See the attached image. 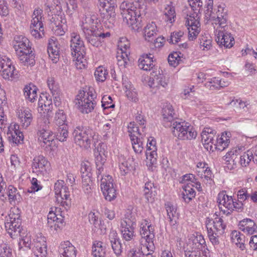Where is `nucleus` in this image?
<instances>
[{
	"instance_id": "5",
	"label": "nucleus",
	"mask_w": 257,
	"mask_h": 257,
	"mask_svg": "<svg viewBox=\"0 0 257 257\" xmlns=\"http://www.w3.org/2000/svg\"><path fill=\"white\" fill-rule=\"evenodd\" d=\"M13 46L20 62L25 65H34L35 56L30 41L23 36H17L13 42Z\"/></svg>"
},
{
	"instance_id": "60",
	"label": "nucleus",
	"mask_w": 257,
	"mask_h": 257,
	"mask_svg": "<svg viewBox=\"0 0 257 257\" xmlns=\"http://www.w3.org/2000/svg\"><path fill=\"white\" fill-rule=\"evenodd\" d=\"M43 19V11L40 8H36L34 10L32 15V20L31 22L34 24L35 23H38V22H42Z\"/></svg>"
},
{
	"instance_id": "42",
	"label": "nucleus",
	"mask_w": 257,
	"mask_h": 257,
	"mask_svg": "<svg viewBox=\"0 0 257 257\" xmlns=\"http://www.w3.org/2000/svg\"><path fill=\"white\" fill-rule=\"evenodd\" d=\"M105 247L100 241H95L92 247V254L93 257H105Z\"/></svg>"
},
{
	"instance_id": "10",
	"label": "nucleus",
	"mask_w": 257,
	"mask_h": 257,
	"mask_svg": "<svg viewBox=\"0 0 257 257\" xmlns=\"http://www.w3.org/2000/svg\"><path fill=\"white\" fill-rule=\"evenodd\" d=\"M98 2L103 22L109 24L108 27H111L115 22L116 0H98Z\"/></svg>"
},
{
	"instance_id": "62",
	"label": "nucleus",
	"mask_w": 257,
	"mask_h": 257,
	"mask_svg": "<svg viewBox=\"0 0 257 257\" xmlns=\"http://www.w3.org/2000/svg\"><path fill=\"white\" fill-rule=\"evenodd\" d=\"M127 257H143L145 252L142 250V248L134 247L128 251Z\"/></svg>"
},
{
	"instance_id": "37",
	"label": "nucleus",
	"mask_w": 257,
	"mask_h": 257,
	"mask_svg": "<svg viewBox=\"0 0 257 257\" xmlns=\"http://www.w3.org/2000/svg\"><path fill=\"white\" fill-rule=\"evenodd\" d=\"M45 11L49 14H56L62 12V9L59 0H47L45 4ZM49 15V14H48Z\"/></svg>"
},
{
	"instance_id": "3",
	"label": "nucleus",
	"mask_w": 257,
	"mask_h": 257,
	"mask_svg": "<svg viewBox=\"0 0 257 257\" xmlns=\"http://www.w3.org/2000/svg\"><path fill=\"white\" fill-rule=\"evenodd\" d=\"M230 132H223L218 138L214 139L215 132L210 127L204 128L201 134V141L205 149L209 152L216 150L223 151L230 143Z\"/></svg>"
},
{
	"instance_id": "4",
	"label": "nucleus",
	"mask_w": 257,
	"mask_h": 257,
	"mask_svg": "<svg viewBox=\"0 0 257 257\" xmlns=\"http://www.w3.org/2000/svg\"><path fill=\"white\" fill-rule=\"evenodd\" d=\"M227 15L223 9L218 10L217 17L213 19L212 24L214 29L215 40L219 46H223L225 48H230L234 44V38L230 33L225 30L226 26Z\"/></svg>"
},
{
	"instance_id": "2",
	"label": "nucleus",
	"mask_w": 257,
	"mask_h": 257,
	"mask_svg": "<svg viewBox=\"0 0 257 257\" xmlns=\"http://www.w3.org/2000/svg\"><path fill=\"white\" fill-rule=\"evenodd\" d=\"M162 115L166 126L172 128L173 135L181 140H189L193 139V133L189 128L188 123L175 120L173 107L170 104L164 106L162 109Z\"/></svg>"
},
{
	"instance_id": "12",
	"label": "nucleus",
	"mask_w": 257,
	"mask_h": 257,
	"mask_svg": "<svg viewBox=\"0 0 257 257\" xmlns=\"http://www.w3.org/2000/svg\"><path fill=\"white\" fill-rule=\"evenodd\" d=\"M95 17L90 14H85V17L83 18L81 24V29L84 35L93 34L96 36H99L102 38L109 37L110 36L109 32L103 33L96 29V22H94Z\"/></svg>"
},
{
	"instance_id": "15",
	"label": "nucleus",
	"mask_w": 257,
	"mask_h": 257,
	"mask_svg": "<svg viewBox=\"0 0 257 257\" xmlns=\"http://www.w3.org/2000/svg\"><path fill=\"white\" fill-rule=\"evenodd\" d=\"M50 26L55 34L62 36L65 34L66 29V20L65 15L62 12L59 14H54L49 19Z\"/></svg>"
},
{
	"instance_id": "63",
	"label": "nucleus",
	"mask_w": 257,
	"mask_h": 257,
	"mask_svg": "<svg viewBox=\"0 0 257 257\" xmlns=\"http://www.w3.org/2000/svg\"><path fill=\"white\" fill-rule=\"evenodd\" d=\"M102 107L104 109L114 107V104L112 103V100L110 96L104 95L101 100Z\"/></svg>"
},
{
	"instance_id": "52",
	"label": "nucleus",
	"mask_w": 257,
	"mask_h": 257,
	"mask_svg": "<svg viewBox=\"0 0 257 257\" xmlns=\"http://www.w3.org/2000/svg\"><path fill=\"white\" fill-rule=\"evenodd\" d=\"M2 76L5 79L15 78L17 75V71L14 66L9 67L8 68H5L2 70Z\"/></svg>"
},
{
	"instance_id": "51",
	"label": "nucleus",
	"mask_w": 257,
	"mask_h": 257,
	"mask_svg": "<svg viewBox=\"0 0 257 257\" xmlns=\"http://www.w3.org/2000/svg\"><path fill=\"white\" fill-rule=\"evenodd\" d=\"M253 158V152L248 150L240 156L239 164L242 167H246L248 165Z\"/></svg>"
},
{
	"instance_id": "50",
	"label": "nucleus",
	"mask_w": 257,
	"mask_h": 257,
	"mask_svg": "<svg viewBox=\"0 0 257 257\" xmlns=\"http://www.w3.org/2000/svg\"><path fill=\"white\" fill-rule=\"evenodd\" d=\"M199 47L202 50L210 49L211 44V40L208 36L202 35L199 39Z\"/></svg>"
},
{
	"instance_id": "40",
	"label": "nucleus",
	"mask_w": 257,
	"mask_h": 257,
	"mask_svg": "<svg viewBox=\"0 0 257 257\" xmlns=\"http://www.w3.org/2000/svg\"><path fill=\"white\" fill-rule=\"evenodd\" d=\"M228 84L227 82L222 81L219 77H213L206 83L205 86L206 88L210 90H215L226 87Z\"/></svg>"
},
{
	"instance_id": "30",
	"label": "nucleus",
	"mask_w": 257,
	"mask_h": 257,
	"mask_svg": "<svg viewBox=\"0 0 257 257\" xmlns=\"http://www.w3.org/2000/svg\"><path fill=\"white\" fill-rule=\"evenodd\" d=\"M19 128L18 124H14L13 132L8 133L9 141L17 145L23 144L24 139L23 133Z\"/></svg>"
},
{
	"instance_id": "28",
	"label": "nucleus",
	"mask_w": 257,
	"mask_h": 257,
	"mask_svg": "<svg viewBox=\"0 0 257 257\" xmlns=\"http://www.w3.org/2000/svg\"><path fill=\"white\" fill-rule=\"evenodd\" d=\"M239 228L244 233L252 234L256 232L257 226L254 222L249 218L241 220L238 224Z\"/></svg>"
},
{
	"instance_id": "29",
	"label": "nucleus",
	"mask_w": 257,
	"mask_h": 257,
	"mask_svg": "<svg viewBox=\"0 0 257 257\" xmlns=\"http://www.w3.org/2000/svg\"><path fill=\"white\" fill-rule=\"evenodd\" d=\"M153 56L149 53L142 55L138 60L139 68L145 71L151 70L155 66Z\"/></svg>"
},
{
	"instance_id": "27",
	"label": "nucleus",
	"mask_w": 257,
	"mask_h": 257,
	"mask_svg": "<svg viewBox=\"0 0 257 257\" xmlns=\"http://www.w3.org/2000/svg\"><path fill=\"white\" fill-rule=\"evenodd\" d=\"M129 136L134 152L136 154H141L144 150V137L145 136L138 135L136 133H129Z\"/></svg>"
},
{
	"instance_id": "49",
	"label": "nucleus",
	"mask_w": 257,
	"mask_h": 257,
	"mask_svg": "<svg viewBox=\"0 0 257 257\" xmlns=\"http://www.w3.org/2000/svg\"><path fill=\"white\" fill-rule=\"evenodd\" d=\"M164 15L166 21L171 23H173L176 18V12L174 7L167 5L164 11Z\"/></svg>"
},
{
	"instance_id": "39",
	"label": "nucleus",
	"mask_w": 257,
	"mask_h": 257,
	"mask_svg": "<svg viewBox=\"0 0 257 257\" xmlns=\"http://www.w3.org/2000/svg\"><path fill=\"white\" fill-rule=\"evenodd\" d=\"M157 26L155 23L152 22L148 24L144 28L145 40L149 42H153L154 37L157 35Z\"/></svg>"
},
{
	"instance_id": "9",
	"label": "nucleus",
	"mask_w": 257,
	"mask_h": 257,
	"mask_svg": "<svg viewBox=\"0 0 257 257\" xmlns=\"http://www.w3.org/2000/svg\"><path fill=\"white\" fill-rule=\"evenodd\" d=\"M96 94L91 91H80L76 96L75 103L82 113H88L94 109L96 104Z\"/></svg>"
},
{
	"instance_id": "54",
	"label": "nucleus",
	"mask_w": 257,
	"mask_h": 257,
	"mask_svg": "<svg viewBox=\"0 0 257 257\" xmlns=\"http://www.w3.org/2000/svg\"><path fill=\"white\" fill-rule=\"evenodd\" d=\"M107 70L102 66L97 67L94 72V76L97 81L103 82L106 79Z\"/></svg>"
},
{
	"instance_id": "31",
	"label": "nucleus",
	"mask_w": 257,
	"mask_h": 257,
	"mask_svg": "<svg viewBox=\"0 0 257 257\" xmlns=\"http://www.w3.org/2000/svg\"><path fill=\"white\" fill-rule=\"evenodd\" d=\"M194 248L197 250L195 256H201L203 252L206 249V245L203 236L199 232H196V235L194 234Z\"/></svg>"
},
{
	"instance_id": "18",
	"label": "nucleus",
	"mask_w": 257,
	"mask_h": 257,
	"mask_svg": "<svg viewBox=\"0 0 257 257\" xmlns=\"http://www.w3.org/2000/svg\"><path fill=\"white\" fill-rule=\"evenodd\" d=\"M136 225V222L129 218H125L121 221V231L123 239L126 241L134 239Z\"/></svg>"
},
{
	"instance_id": "26",
	"label": "nucleus",
	"mask_w": 257,
	"mask_h": 257,
	"mask_svg": "<svg viewBox=\"0 0 257 257\" xmlns=\"http://www.w3.org/2000/svg\"><path fill=\"white\" fill-rule=\"evenodd\" d=\"M38 140L42 143L41 146L47 148L52 146L55 138L52 132L43 129L38 131Z\"/></svg>"
},
{
	"instance_id": "19",
	"label": "nucleus",
	"mask_w": 257,
	"mask_h": 257,
	"mask_svg": "<svg viewBox=\"0 0 257 257\" xmlns=\"http://www.w3.org/2000/svg\"><path fill=\"white\" fill-rule=\"evenodd\" d=\"M136 121L140 125L141 129H139L138 126L135 122H131L128 125V133H136L138 135L146 136V123L145 117L141 113H137L136 116Z\"/></svg>"
},
{
	"instance_id": "53",
	"label": "nucleus",
	"mask_w": 257,
	"mask_h": 257,
	"mask_svg": "<svg viewBox=\"0 0 257 257\" xmlns=\"http://www.w3.org/2000/svg\"><path fill=\"white\" fill-rule=\"evenodd\" d=\"M91 167L90 163L88 162H83L81 164L80 172L81 173L82 178L86 177H91Z\"/></svg>"
},
{
	"instance_id": "58",
	"label": "nucleus",
	"mask_w": 257,
	"mask_h": 257,
	"mask_svg": "<svg viewBox=\"0 0 257 257\" xmlns=\"http://www.w3.org/2000/svg\"><path fill=\"white\" fill-rule=\"evenodd\" d=\"M47 220L52 222V220L57 221L58 223H63V217L61 214H56V212L50 211L47 216Z\"/></svg>"
},
{
	"instance_id": "43",
	"label": "nucleus",
	"mask_w": 257,
	"mask_h": 257,
	"mask_svg": "<svg viewBox=\"0 0 257 257\" xmlns=\"http://www.w3.org/2000/svg\"><path fill=\"white\" fill-rule=\"evenodd\" d=\"M19 117L21 119V122L23 127L26 128L31 124L33 120V115L31 111L29 109H26L22 111L19 114Z\"/></svg>"
},
{
	"instance_id": "36",
	"label": "nucleus",
	"mask_w": 257,
	"mask_h": 257,
	"mask_svg": "<svg viewBox=\"0 0 257 257\" xmlns=\"http://www.w3.org/2000/svg\"><path fill=\"white\" fill-rule=\"evenodd\" d=\"M57 42L52 40L49 41L47 47L49 57L54 63H56L59 58V48L57 47Z\"/></svg>"
},
{
	"instance_id": "17",
	"label": "nucleus",
	"mask_w": 257,
	"mask_h": 257,
	"mask_svg": "<svg viewBox=\"0 0 257 257\" xmlns=\"http://www.w3.org/2000/svg\"><path fill=\"white\" fill-rule=\"evenodd\" d=\"M233 199L231 196L226 194V191H222L218 194L217 202L220 209L226 214L232 211Z\"/></svg>"
},
{
	"instance_id": "55",
	"label": "nucleus",
	"mask_w": 257,
	"mask_h": 257,
	"mask_svg": "<svg viewBox=\"0 0 257 257\" xmlns=\"http://www.w3.org/2000/svg\"><path fill=\"white\" fill-rule=\"evenodd\" d=\"M87 42L91 44L92 46L98 47L101 45V40L103 39L102 37L99 36H96L93 34H89L88 35H84Z\"/></svg>"
},
{
	"instance_id": "11",
	"label": "nucleus",
	"mask_w": 257,
	"mask_h": 257,
	"mask_svg": "<svg viewBox=\"0 0 257 257\" xmlns=\"http://www.w3.org/2000/svg\"><path fill=\"white\" fill-rule=\"evenodd\" d=\"M206 226L208 237L213 244L219 242L218 236L224 232L226 227L221 218L216 217L214 219L208 218L206 221Z\"/></svg>"
},
{
	"instance_id": "32",
	"label": "nucleus",
	"mask_w": 257,
	"mask_h": 257,
	"mask_svg": "<svg viewBox=\"0 0 257 257\" xmlns=\"http://www.w3.org/2000/svg\"><path fill=\"white\" fill-rule=\"evenodd\" d=\"M165 207L170 224L174 225L176 224L178 219V213L177 212L176 207L173 205L171 202H167L165 204Z\"/></svg>"
},
{
	"instance_id": "46",
	"label": "nucleus",
	"mask_w": 257,
	"mask_h": 257,
	"mask_svg": "<svg viewBox=\"0 0 257 257\" xmlns=\"http://www.w3.org/2000/svg\"><path fill=\"white\" fill-rule=\"evenodd\" d=\"M37 88L33 86H26L24 89V94L26 99L30 102H34L37 97Z\"/></svg>"
},
{
	"instance_id": "41",
	"label": "nucleus",
	"mask_w": 257,
	"mask_h": 257,
	"mask_svg": "<svg viewBox=\"0 0 257 257\" xmlns=\"http://www.w3.org/2000/svg\"><path fill=\"white\" fill-rule=\"evenodd\" d=\"M30 29L32 35L35 38L40 39L44 36V28L42 22L35 24L31 22Z\"/></svg>"
},
{
	"instance_id": "1",
	"label": "nucleus",
	"mask_w": 257,
	"mask_h": 257,
	"mask_svg": "<svg viewBox=\"0 0 257 257\" xmlns=\"http://www.w3.org/2000/svg\"><path fill=\"white\" fill-rule=\"evenodd\" d=\"M144 0L124 1L120 6L123 23L135 31L142 28L139 19L144 11Z\"/></svg>"
},
{
	"instance_id": "35",
	"label": "nucleus",
	"mask_w": 257,
	"mask_h": 257,
	"mask_svg": "<svg viewBox=\"0 0 257 257\" xmlns=\"http://www.w3.org/2000/svg\"><path fill=\"white\" fill-rule=\"evenodd\" d=\"M202 2L201 0H194V8L195 7V6H196V5H197V7L199 8V9H194V14H196L195 17L197 18V19H195V16H194V39L201 31V24L198 20L200 16L197 13H199L200 8L202 6Z\"/></svg>"
},
{
	"instance_id": "61",
	"label": "nucleus",
	"mask_w": 257,
	"mask_h": 257,
	"mask_svg": "<svg viewBox=\"0 0 257 257\" xmlns=\"http://www.w3.org/2000/svg\"><path fill=\"white\" fill-rule=\"evenodd\" d=\"M180 59V58L177 52H174L170 54L168 58L169 65L174 67H175L178 65Z\"/></svg>"
},
{
	"instance_id": "13",
	"label": "nucleus",
	"mask_w": 257,
	"mask_h": 257,
	"mask_svg": "<svg viewBox=\"0 0 257 257\" xmlns=\"http://www.w3.org/2000/svg\"><path fill=\"white\" fill-rule=\"evenodd\" d=\"M54 191L58 203L66 209L68 208L71 204L70 193L64 181L58 180L55 183Z\"/></svg>"
},
{
	"instance_id": "59",
	"label": "nucleus",
	"mask_w": 257,
	"mask_h": 257,
	"mask_svg": "<svg viewBox=\"0 0 257 257\" xmlns=\"http://www.w3.org/2000/svg\"><path fill=\"white\" fill-rule=\"evenodd\" d=\"M239 150L237 148H233L230 151H228L226 155L223 157V160L225 162H233L234 158H237V156L238 154Z\"/></svg>"
},
{
	"instance_id": "56",
	"label": "nucleus",
	"mask_w": 257,
	"mask_h": 257,
	"mask_svg": "<svg viewBox=\"0 0 257 257\" xmlns=\"http://www.w3.org/2000/svg\"><path fill=\"white\" fill-rule=\"evenodd\" d=\"M82 188L86 194H89L92 190L93 183L91 178H82Z\"/></svg>"
},
{
	"instance_id": "57",
	"label": "nucleus",
	"mask_w": 257,
	"mask_h": 257,
	"mask_svg": "<svg viewBox=\"0 0 257 257\" xmlns=\"http://www.w3.org/2000/svg\"><path fill=\"white\" fill-rule=\"evenodd\" d=\"M155 188L154 187V183L151 182H147L145 184L144 188V194L146 196V199L149 201V197H151L153 194L155 195Z\"/></svg>"
},
{
	"instance_id": "16",
	"label": "nucleus",
	"mask_w": 257,
	"mask_h": 257,
	"mask_svg": "<svg viewBox=\"0 0 257 257\" xmlns=\"http://www.w3.org/2000/svg\"><path fill=\"white\" fill-rule=\"evenodd\" d=\"M50 168V163L43 156L35 157L32 165V171L37 175H44L48 173Z\"/></svg>"
},
{
	"instance_id": "34",
	"label": "nucleus",
	"mask_w": 257,
	"mask_h": 257,
	"mask_svg": "<svg viewBox=\"0 0 257 257\" xmlns=\"http://www.w3.org/2000/svg\"><path fill=\"white\" fill-rule=\"evenodd\" d=\"M106 146L103 143H100L94 151L95 162L97 163H104L106 160L107 152Z\"/></svg>"
},
{
	"instance_id": "25",
	"label": "nucleus",
	"mask_w": 257,
	"mask_h": 257,
	"mask_svg": "<svg viewBox=\"0 0 257 257\" xmlns=\"http://www.w3.org/2000/svg\"><path fill=\"white\" fill-rule=\"evenodd\" d=\"M58 251L61 257H76L75 247L69 241L62 242L59 246Z\"/></svg>"
},
{
	"instance_id": "14",
	"label": "nucleus",
	"mask_w": 257,
	"mask_h": 257,
	"mask_svg": "<svg viewBox=\"0 0 257 257\" xmlns=\"http://www.w3.org/2000/svg\"><path fill=\"white\" fill-rule=\"evenodd\" d=\"M141 225L142 226L141 227L140 234L142 238L145 239L148 243L146 247L148 248L149 252L147 253H145V255H146V257H155L151 252H153V248L150 249L148 246L149 245L150 247H151L150 243L153 244V239L155 237L154 227L146 220H145Z\"/></svg>"
},
{
	"instance_id": "48",
	"label": "nucleus",
	"mask_w": 257,
	"mask_h": 257,
	"mask_svg": "<svg viewBox=\"0 0 257 257\" xmlns=\"http://www.w3.org/2000/svg\"><path fill=\"white\" fill-rule=\"evenodd\" d=\"M66 121V115L63 110L58 109L55 113L54 122L58 126L67 125L65 122Z\"/></svg>"
},
{
	"instance_id": "7",
	"label": "nucleus",
	"mask_w": 257,
	"mask_h": 257,
	"mask_svg": "<svg viewBox=\"0 0 257 257\" xmlns=\"http://www.w3.org/2000/svg\"><path fill=\"white\" fill-rule=\"evenodd\" d=\"M96 174L97 180H100V188L106 200L111 201L116 196V190L114 188L111 177L109 175H104L103 165L104 163H97Z\"/></svg>"
},
{
	"instance_id": "33",
	"label": "nucleus",
	"mask_w": 257,
	"mask_h": 257,
	"mask_svg": "<svg viewBox=\"0 0 257 257\" xmlns=\"http://www.w3.org/2000/svg\"><path fill=\"white\" fill-rule=\"evenodd\" d=\"M17 221H7L5 220V228L12 237L13 235H20L21 232V221L17 220Z\"/></svg>"
},
{
	"instance_id": "23",
	"label": "nucleus",
	"mask_w": 257,
	"mask_h": 257,
	"mask_svg": "<svg viewBox=\"0 0 257 257\" xmlns=\"http://www.w3.org/2000/svg\"><path fill=\"white\" fill-rule=\"evenodd\" d=\"M32 249L37 257H46L47 254L46 242L44 238H38L32 244Z\"/></svg>"
},
{
	"instance_id": "24",
	"label": "nucleus",
	"mask_w": 257,
	"mask_h": 257,
	"mask_svg": "<svg viewBox=\"0 0 257 257\" xmlns=\"http://www.w3.org/2000/svg\"><path fill=\"white\" fill-rule=\"evenodd\" d=\"M168 80L167 79L163 74L160 73L159 72H153L149 81V85L151 87H158L160 86L165 87L168 85Z\"/></svg>"
},
{
	"instance_id": "47",
	"label": "nucleus",
	"mask_w": 257,
	"mask_h": 257,
	"mask_svg": "<svg viewBox=\"0 0 257 257\" xmlns=\"http://www.w3.org/2000/svg\"><path fill=\"white\" fill-rule=\"evenodd\" d=\"M68 136V132L67 125L58 126L57 132L55 136L56 139L60 142H64L66 141Z\"/></svg>"
},
{
	"instance_id": "8",
	"label": "nucleus",
	"mask_w": 257,
	"mask_h": 257,
	"mask_svg": "<svg viewBox=\"0 0 257 257\" xmlns=\"http://www.w3.org/2000/svg\"><path fill=\"white\" fill-rule=\"evenodd\" d=\"M74 142L81 148L88 149L90 147L92 140H97L98 138L96 134L90 127L78 126L72 133Z\"/></svg>"
},
{
	"instance_id": "20",
	"label": "nucleus",
	"mask_w": 257,
	"mask_h": 257,
	"mask_svg": "<svg viewBox=\"0 0 257 257\" xmlns=\"http://www.w3.org/2000/svg\"><path fill=\"white\" fill-rule=\"evenodd\" d=\"M190 175L192 174H186L183 176L180 181L181 183L184 184L182 186L183 191L182 195L186 203L190 202L193 198V181L191 180Z\"/></svg>"
},
{
	"instance_id": "38",
	"label": "nucleus",
	"mask_w": 257,
	"mask_h": 257,
	"mask_svg": "<svg viewBox=\"0 0 257 257\" xmlns=\"http://www.w3.org/2000/svg\"><path fill=\"white\" fill-rule=\"evenodd\" d=\"M7 195L10 203L13 205L20 202L22 199L17 189L12 185H10L8 187Z\"/></svg>"
},
{
	"instance_id": "45",
	"label": "nucleus",
	"mask_w": 257,
	"mask_h": 257,
	"mask_svg": "<svg viewBox=\"0 0 257 257\" xmlns=\"http://www.w3.org/2000/svg\"><path fill=\"white\" fill-rule=\"evenodd\" d=\"M119 169L121 175L124 176L131 171L136 170L137 166L136 163H133L129 164V167L127 166V163L125 159L122 158L120 159Z\"/></svg>"
},
{
	"instance_id": "6",
	"label": "nucleus",
	"mask_w": 257,
	"mask_h": 257,
	"mask_svg": "<svg viewBox=\"0 0 257 257\" xmlns=\"http://www.w3.org/2000/svg\"><path fill=\"white\" fill-rule=\"evenodd\" d=\"M70 50L73 61L78 69L84 68L87 62L85 58V48L83 42L79 35L73 33L71 34Z\"/></svg>"
},
{
	"instance_id": "21",
	"label": "nucleus",
	"mask_w": 257,
	"mask_h": 257,
	"mask_svg": "<svg viewBox=\"0 0 257 257\" xmlns=\"http://www.w3.org/2000/svg\"><path fill=\"white\" fill-rule=\"evenodd\" d=\"M195 163L196 167L195 169H194V171L197 176L204 181L211 180L213 175L208 164L204 161L201 160L196 162Z\"/></svg>"
},
{
	"instance_id": "44",
	"label": "nucleus",
	"mask_w": 257,
	"mask_h": 257,
	"mask_svg": "<svg viewBox=\"0 0 257 257\" xmlns=\"http://www.w3.org/2000/svg\"><path fill=\"white\" fill-rule=\"evenodd\" d=\"M119 169L121 175L124 176L131 171L136 170L137 166L136 163H133L129 164V167L127 166V163L125 159L122 158L120 159Z\"/></svg>"
},
{
	"instance_id": "64",
	"label": "nucleus",
	"mask_w": 257,
	"mask_h": 257,
	"mask_svg": "<svg viewBox=\"0 0 257 257\" xmlns=\"http://www.w3.org/2000/svg\"><path fill=\"white\" fill-rule=\"evenodd\" d=\"M12 254L9 246L4 243L0 245V257H12Z\"/></svg>"
},
{
	"instance_id": "22",
	"label": "nucleus",
	"mask_w": 257,
	"mask_h": 257,
	"mask_svg": "<svg viewBox=\"0 0 257 257\" xmlns=\"http://www.w3.org/2000/svg\"><path fill=\"white\" fill-rule=\"evenodd\" d=\"M105 243L107 245L109 244L111 245L114 253L116 256H119L121 254V244L116 231L114 230H110Z\"/></svg>"
}]
</instances>
